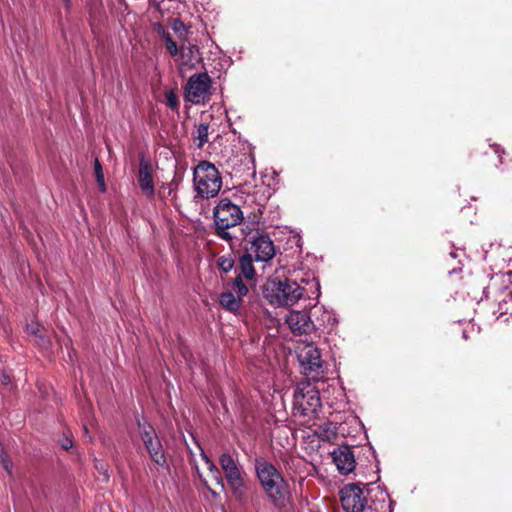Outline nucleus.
I'll use <instances>...</instances> for the list:
<instances>
[{"instance_id":"obj_42","label":"nucleus","mask_w":512,"mask_h":512,"mask_svg":"<svg viewBox=\"0 0 512 512\" xmlns=\"http://www.w3.org/2000/svg\"><path fill=\"white\" fill-rule=\"evenodd\" d=\"M65 2H68V0H64Z\"/></svg>"},{"instance_id":"obj_29","label":"nucleus","mask_w":512,"mask_h":512,"mask_svg":"<svg viewBox=\"0 0 512 512\" xmlns=\"http://www.w3.org/2000/svg\"><path fill=\"white\" fill-rule=\"evenodd\" d=\"M166 105L172 110H176L179 105L178 98L173 91H169L165 94Z\"/></svg>"},{"instance_id":"obj_41","label":"nucleus","mask_w":512,"mask_h":512,"mask_svg":"<svg viewBox=\"0 0 512 512\" xmlns=\"http://www.w3.org/2000/svg\"><path fill=\"white\" fill-rule=\"evenodd\" d=\"M391 506H392V502H390V503H389V509H390V511H389V512H392V511H391Z\"/></svg>"},{"instance_id":"obj_39","label":"nucleus","mask_w":512,"mask_h":512,"mask_svg":"<svg viewBox=\"0 0 512 512\" xmlns=\"http://www.w3.org/2000/svg\"><path fill=\"white\" fill-rule=\"evenodd\" d=\"M40 339H41V341L43 342V345H45V346H46V345H49V344H50L49 340H47V339L43 338L42 336H40Z\"/></svg>"},{"instance_id":"obj_5","label":"nucleus","mask_w":512,"mask_h":512,"mask_svg":"<svg viewBox=\"0 0 512 512\" xmlns=\"http://www.w3.org/2000/svg\"><path fill=\"white\" fill-rule=\"evenodd\" d=\"M369 489L367 484L350 483L340 490V500L345 512H380L384 502L378 508L368 502Z\"/></svg>"},{"instance_id":"obj_32","label":"nucleus","mask_w":512,"mask_h":512,"mask_svg":"<svg viewBox=\"0 0 512 512\" xmlns=\"http://www.w3.org/2000/svg\"><path fill=\"white\" fill-rule=\"evenodd\" d=\"M26 331L31 335H38L40 332V325L37 322H31L27 324Z\"/></svg>"},{"instance_id":"obj_37","label":"nucleus","mask_w":512,"mask_h":512,"mask_svg":"<svg viewBox=\"0 0 512 512\" xmlns=\"http://www.w3.org/2000/svg\"><path fill=\"white\" fill-rule=\"evenodd\" d=\"M492 149H493L494 154L497 155V157L501 158V155H500L501 149H500V147L494 146V147H492Z\"/></svg>"},{"instance_id":"obj_31","label":"nucleus","mask_w":512,"mask_h":512,"mask_svg":"<svg viewBox=\"0 0 512 512\" xmlns=\"http://www.w3.org/2000/svg\"><path fill=\"white\" fill-rule=\"evenodd\" d=\"M201 458L202 460L205 462V464L207 465V469L209 471V473H212L213 471L217 470L218 467L215 465V463L207 456V454L204 452L203 449H201Z\"/></svg>"},{"instance_id":"obj_6","label":"nucleus","mask_w":512,"mask_h":512,"mask_svg":"<svg viewBox=\"0 0 512 512\" xmlns=\"http://www.w3.org/2000/svg\"><path fill=\"white\" fill-rule=\"evenodd\" d=\"M301 373L307 381L318 383L326 376L321 352L313 343H303L297 352Z\"/></svg>"},{"instance_id":"obj_28","label":"nucleus","mask_w":512,"mask_h":512,"mask_svg":"<svg viewBox=\"0 0 512 512\" xmlns=\"http://www.w3.org/2000/svg\"><path fill=\"white\" fill-rule=\"evenodd\" d=\"M504 280V275H496L494 277L491 278V283L484 288V293L486 295V298L489 297L490 294H493L496 290H497V283L499 281L503 282Z\"/></svg>"},{"instance_id":"obj_35","label":"nucleus","mask_w":512,"mask_h":512,"mask_svg":"<svg viewBox=\"0 0 512 512\" xmlns=\"http://www.w3.org/2000/svg\"><path fill=\"white\" fill-rule=\"evenodd\" d=\"M72 445H73L72 440H70V439H66V440L63 442L62 447H63L64 449H66V450H67V449L71 448V447H72Z\"/></svg>"},{"instance_id":"obj_10","label":"nucleus","mask_w":512,"mask_h":512,"mask_svg":"<svg viewBox=\"0 0 512 512\" xmlns=\"http://www.w3.org/2000/svg\"><path fill=\"white\" fill-rule=\"evenodd\" d=\"M245 253L256 262H268L275 255V247L269 236L264 234L252 235L245 245Z\"/></svg>"},{"instance_id":"obj_8","label":"nucleus","mask_w":512,"mask_h":512,"mask_svg":"<svg viewBox=\"0 0 512 512\" xmlns=\"http://www.w3.org/2000/svg\"><path fill=\"white\" fill-rule=\"evenodd\" d=\"M211 78L204 73L192 75L185 86V99L192 104H201L209 99Z\"/></svg>"},{"instance_id":"obj_38","label":"nucleus","mask_w":512,"mask_h":512,"mask_svg":"<svg viewBox=\"0 0 512 512\" xmlns=\"http://www.w3.org/2000/svg\"><path fill=\"white\" fill-rule=\"evenodd\" d=\"M2 381L4 384H8L10 382V379L7 375H3Z\"/></svg>"},{"instance_id":"obj_17","label":"nucleus","mask_w":512,"mask_h":512,"mask_svg":"<svg viewBox=\"0 0 512 512\" xmlns=\"http://www.w3.org/2000/svg\"><path fill=\"white\" fill-rule=\"evenodd\" d=\"M199 50L196 45L182 44L180 46V52L178 54V61L183 67L192 68L198 61Z\"/></svg>"},{"instance_id":"obj_20","label":"nucleus","mask_w":512,"mask_h":512,"mask_svg":"<svg viewBox=\"0 0 512 512\" xmlns=\"http://www.w3.org/2000/svg\"><path fill=\"white\" fill-rule=\"evenodd\" d=\"M209 123H200L192 133V138L197 148L202 149L209 140Z\"/></svg>"},{"instance_id":"obj_4","label":"nucleus","mask_w":512,"mask_h":512,"mask_svg":"<svg viewBox=\"0 0 512 512\" xmlns=\"http://www.w3.org/2000/svg\"><path fill=\"white\" fill-rule=\"evenodd\" d=\"M193 183L197 196L209 199L217 196L220 192L222 178L214 164L201 161L194 168Z\"/></svg>"},{"instance_id":"obj_16","label":"nucleus","mask_w":512,"mask_h":512,"mask_svg":"<svg viewBox=\"0 0 512 512\" xmlns=\"http://www.w3.org/2000/svg\"><path fill=\"white\" fill-rule=\"evenodd\" d=\"M219 465L223 471L224 478L243 472L238 459L229 452H223L219 456Z\"/></svg>"},{"instance_id":"obj_18","label":"nucleus","mask_w":512,"mask_h":512,"mask_svg":"<svg viewBox=\"0 0 512 512\" xmlns=\"http://www.w3.org/2000/svg\"><path fill=\"white\" fill-rule=\"evenodd\" d=\"M254 261H255L254 258H252L250 255H248L244 252V254L240 257V260H239L240 272L237 277H240L241 280H242V277H244L248 280L253 279V277L255 275V269L253 267Z\"/></svg>"},{"instance_id":"obj_33","label":"nucleus","mask_w":512,"mask_h":512,"mask_svg":"<svg viewBox=\"0 0 512 512\" xmlns=\"http://www.w3.org/2000/svg\"><path fill=\"white\" fill-rule=\"evenodd\" d=\"M196 472H197V475H198V477H199L200 481L203 483V485H204L208 490H210V492L212 493V495H213V496H216V493H215V492H213V491L209 488L208 483H207V480L202 476V474L200 473V471H199L198 467H196Z\"/></svg>"},{"instance_id":"obj_14","label":"nucleus","mask_w":512,"mask_h":512,"mask_svg":"<svg viewBox=\"0 0 512 512\" xmlns=\"http://www.w3.org/2000/svg\"><path fill=\"white\" fill-rule=\"evenodd\" d=\"M235 501L244 509L252 508L257 510L260 506L261 496L256 489H251L248 485L231 491Z\"/></svg>"},{"instance_id":"obj_15","label":"nucleus","mask_w":512,"mask_h":512,"mask_svg":"<svg viewBox=\"0 0 512 512\" xmlns=\"http://www.w3.org/2000/svg\"><path fill=\"white\" fill-rule=\"evenodd\" d=\"M333 462L341 474H348L355 468V458L350 446H341L332 452Z\"/></svg>"},{"instance_id":"obj_26","label":"nucleus","mask_w":512,"mask_h":512,"mask_svg":"<svg viewBox=\"0 0 512 512\" xmlns=\"http://www.w3.org/2000/svg\"><path fill=\"white\" fill-rule=\"evenodd\" d=\"M164 39L166 43V49L169 54L173 57H177L180 52V47L177 46L176 42L172 39L169 33L164 34Z\"/></svg>"},{"instance_id":"obj_27","label":"nucleus","mask_w":512,"mask_h":512,"mask_svg":"<svg viewBox=\"0 0 512 512\" xmlns=\"http://www.w3.org/2000/svg\"><path fill=\"white\" fill-rule=\"evenodd\" d=\"M217 265L223 272H229L234 267V261L230 257L221 256L217 260Z\"/></svg>"},{"instance_id":"obj_21","label":"nucleus","mask_w":512,"mask_h":512,"mask_svg":"<svg viewBox=\"0 0 512 512\" xmlns=\"http://www.w3.org/2000/svg\"><path fill=\"white\" fill-rule=\"evenodd\" d=\"M318 312H321V315L319 317H316V328L317 327H333L336 319L334 318L333 314L326 310L324 307H314L313 315L315 316Z\"/></svg>"},{"instance_id":"obj_34","label":"nucleus","mask_w":512,"mask_h":512,"mask_svg":"<svg viewBox=\"0 0 512 512\" xmlns=\"http://www.w3.org/2000/svg\"><path fill=\"white\" fill-rule=\"evenodd\" d=\"M184 29V25L182 22L180 21H175L174 24H173V30L175 32H180V30H183Z\"/></svg>"},{"instance_id":"obj_7","label":"nucleus","mask_w":512,"mask_h":512,"mask_svg":"<svg viewBox=\"0 0 512 512\" xmlns=\"http://www.w3.org/2000/svg\"><path fill=\"white\" fill-rule=\"evenodd\" d=\"M312 381H301L293 395L294 415L308 416L321 408L319 389Z\"/></svg>"},{"instance_id":"obj_11","label":"nucleus","mask_w":512,"mask_h":512,"mask_svg":"<svg viewBox=\"0 0 512 512\" xmlns=\"http://www.w3.org/2000/svg\"><path fill=\"white\" fill-rule=\"evenodd\" d=\"M247 293V286L240 277H236L231 283L230 289L220 294L219 302L227 311L236 313L240 309L243 297L246 296Z\"/></svg>"},{"instance_id":"obj_12","label":"nucleus","mask_w":512,"mask_h":512,"mask_svg":"<svg viewBox=\"0 0 512 512\" xmlns=\"http://www.w3.org/2000/svg\"><path fill=\"white\" fill-rule=\"evenodd\" d=\"M285 322L292 333L302 335L316 330V324L310 315L303 311L292 310L286 317Z\"/></svg>"},{"instance_id":"obj_2","label":"nucleus","mask_w":512,"mask_h":512,"mask_svg":"<svg viewBox=\"0 0 512 512\" xmlns=\"http://www.w3.org/2000/svg\"><path fill=\"white\" fill-rule=\"evenodd\" d=\"M255 471L260 485L274 507L282 509L289 500V487L276 467L264 460L255 461Z\"/></svg>"},{"instance_id":"obj_30","label":"nucleus","mask_w":512,"mask_h":512,"mask_svg":"<svg viewBox=\"0 0 512 512\" xmlns=\"http://www.w3.org/2000/svg\"><path fill=\"white\" fill-rule=\"evenodd\" d=\"M210 475L213 478V480L215 481V483L218 486H220V488L222 490H224L225 489V482H224V478L222 476L221 470L218 468L217 470H215L212 473H210Z\"/></svg>"},{"instance_id":"obj_25","label":"nucleus","mask_w":512,"mask_h":512,"mask_svg":"<svg viewBox=\"0 0 512 512\" xmlns=\"http://www.w3.org/2000/svg\"><path fill=\"white\" fill-rule=\"evenodd\" d=\"M94 170H95V176H96V181L99 185V188L102 192H105L106 191V184H105V181H104V174H103V171H102V166L99 162V160L96 158L95 159V163H94Z\"/></svg>"},{"instance_id":"obj_19","label":"nucleus","mask_w":512,"mask_h":512,"mask_svg":"<svg viewBox=\"0 0 512 512\" xmlns=\"http://www.w3.org/2000/svg\"><path fill=\"white\" fill-rule=\"evenodd\" d=\"M314 434L321 440L326 442H332L337 437V427L332 422H326L319 425L315 430Z\"/></svg>"},{"instance_id":"obj_1","label":"nucleus","mask_w":512,"mask_h":512,"mask_svg":"<svg viewBox=\"0 0 512 512\" xmlns=\"http://www.w3.org/2000/svg\"><path fill=\"white\" fill-rule=\"evenodd\" d=\"M263 296L276 307H291L301 299L320 296V284L310 270H289L287 275L269 278L263 286Z\"/></svg>"},{"instance_id":"obj_23","label":"nucleus","mask_w":512,"mask_h":512,"mask_svg":"<svg viewBox=\"0 0 512 512\" xmlns=\"http://www.w3.org/2000/svg\"><path fill=\"white\" fill-rule=\"evenodd\" d=\"M230 491L241 488L247 483L244 480L243 472L225 478Z\"/></svg>"},{"instance_id":"obj_13","label":"nucleus","mask_w":512,"mask_h":512,"mask_svg":"<svg viewBox=\"0 0 512 512\" xmlns=\"http://www.w3.org/2000/svg\"><path fill=\"white\" fill-rule=\"evenodd\" d=\"M138 183L143 195L151 200L155 196L152 166L148 160L142 157L139 161Z\"/></svg>"},{"instance_id":"obj_40","label":"nucleus","mask_w":512,"mask_h":512,"mask_svg":"<svg viewBox=\"0 0 512 512\" xmlns=\"http://www.w3.org/2000/svg\"><path fill=\"white\" fill-rule=\"evenodd\" d=\"M450 256H451L452 258H457V257H458V254H457V252H456V251H452V252L450 253Z\"/></svg>"},{"instance_id":"obj_36","label":"nucleus","mask_w":512,"mask_h":512,"mask_svg":"<svg viewBox=\"0 0 512 512\" xmlns=\"http://www.w3.org/2000/svg\"><path fill=\"white\" fill-rule=\"evenodd\" d=\"M0 457H1V461H2V464L4 466V468L6 470H8V462L7 460L2 456V449L0 448Z\"/></svg>"},{"instance_id":"obj_9","label":"nucleus","mask_w":512,"mask_h":512,"mask_svg":"<svg viewBox=\"0 0 512 512\" xmlns=\"http://www.w3.org/2000/svg\"><path fill=\"white\" fill-rule=\"evenodd\" d=\"M139 435L152 461L163 467L166 464V456L155 429L150 424L139 422Z\"/></svg>"},{"instance_id":"obj_24","label":"nucleus","mask_w":512,"mask_h":512,"mask_svg":"<svg viewBox=\"0 0 512 512\" xmlns=\"http://www.w3.org/2000/svg\"><path fill=\"white\" fill-rule=\"evenodd\" d=\"M241 233L243 235V240L248 242V240H251L252 235L260 234L257 229V224L255 222H249L247 224H244V226L241 228Z\"/></svg>"},{"instance_id":"obj_3","label":"nucleus","mask_w":512,"mask_h":512,"mask_svg":"<svg viewBox=\"0 0 512 512\" xmlns=\"http://www.w3.org/2000/svg\"><path fill=\"white\" fill-rule=\"evenodd\" d=\"M244 215L240 206L234 204L229 198H222L213 208V222L216 235L232 243L236 236L229 231L243 222Z\"/></svg>"},{"instance_id":"obj_22","label":"nucleus","mask_w":512,"mask_h":512,"mask_svg":"<svg viewBox=\"0 0 512 512\" xmlns=\"http://www.w3.org/2000/svg\"><path fill=\"white\" fill-rule=\"evenodd\" d=\"M503 293L505 294V297L499 302L500 314L512 315V292L507 291V289L504 288Z\"/></svg>"}]
</instances>
